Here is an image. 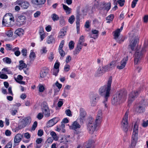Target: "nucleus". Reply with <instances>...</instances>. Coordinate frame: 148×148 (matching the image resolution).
<instances>
[{
	"label": "nucleus",
	"mask_w": 148,
	"mask_h": 148,
	"mask_svg": "<svg viewBox=\"0 0 148 148\" xmlns=\"http://www.w3.org/2000/svg\"><path fill=\"white\" fill-rule=\"evenodd\" d=\"M111 8V3L110 2L106 3L103 2L100 5L99 10H106L107 12Z\"/></svg>",
	"instance_id": "obj_14"
},
{
	"label": "nucleus",
	"mask_w": 148,
	"mask_h": 148,
	"mask_svg": "<svg viewBox=\"0 0 148 148\" xmlns=\"http://www.w3.org/2000/svg\"><path fill=\"white\" fill-rule=\"evenodd\" d=\"M99 31L95 29H92L89 33L90 37L94 39H96L98 36Z\"/></svg>",
	"instance_id": "obj_21"
},
{
	"label": "nucleus",
	"mask_w": 148,
	"mask_h": 148,
	"mask_svg": "<svg viewBox=\"0 0 148 148\" xmlns=\"http://www.w3.org/2000/svg\"><path fill=\"white\" fill-rule=\"evenodd\" d=\"M70 68V66L68 64H66L65 65L64 70L66 72H68L69 71Z\"/></svg>",
	"instance_id": "obj_47"
},
{
	"label": "nucleus",
	"mask_w": 148,
	"mask_h": 148,
	"mask_svg": "<svg viewBox=\"0 0 148 148\" xmlns=\"http://www.w3.org/2000/svg\"><path fill=\"white\" fill-rule=\"evenodd\" d=\"M74 45L75 43L72 40H71L69 42V49L70 50H72L74 48Z\"/></svg>",
	"instance_id": "obj_36"
},
{
	"label": "nucleus",
	"mask_w": 148,
	"mask_h": 148,
	"mask_svg": "<svg viewBox=\"0 0 148 148\" xmlns=\"http://www.w3.org/2000/svg\"><path fill=\"white\" fill-rule=\"evenodd\" d=\"M138 1V0H133V1L132 2V4L131 5L132 7V8H134L135 7Z\"/></svg>",
	"instance_id": "obj_59"
},
{
	"label": "nucleus",
	"mask_w": 148,
	"mask_h": 148,
	"mask_svg": "<svg viewBox=\"0 0 148 148\" xmlns=\"http://www.w3.org/2000/svg\"><path fill=\"white\" fill-rule=\"evenodd\" d=\"M138 126L135 124L134 126L133 134L132 137L131 145L133 147H135L138 139Z\"/></svg>",
	"instance_id": "obj_7"
},
{
	"label": "nucleus",
	"mask_w": 148,
	"mask_h": 148,
	"mask_svg": "<svg viewBox=\"0 0 148 148\" xmlns=\"http://www.w3.org/2000/svg\"><path fill=\"white\" fill-rule=\"evenodd\" d=\"M133 33L130 34V37H132L131 39H132V41L130 42V43L129 45L128 48L130 49L132 51H133L134 49V47H136L138 42L139 39L138 37H136L134 35H133Z\"/></svg>",
	"instance_id": "obj_9"
},
{
	"label": "nucleus",
	"mask_w": 148,
	"mask_h": 148,
	"mask_svg": "<svg viewBox=\"0 0 148 148\" xmlns=\"http://www.w3.org/2000/svg\"><path fill=\"white\" fill-rule=\"evenodd\" d=\"M27 66L26 64L24 63L23 60H21L19 61V69L20 70H21L23 68H25Z\"/></svg>",
	"instance_id": "obj_34"
},
{
	"label": "nucleus",
	"mask_w": 148,
	"mask_h": 148,
	"mask_svg": "<svg viewBox=\"0 0 148 148\" xmlns=\"http://www.w3.org/2000/svg\"><path fill=\"white\" fill-rule=\"evenodd\" d=\"M31 51L30 54L29 55V58L31 60H33L34 58L36 57V55L34 52Z\"/></svg>",
	"instance_id": "obj_44"
},
{
	"label": "nucleus",
	"mask_w": 148,
	"mask_h": 148,
	"mask_svg": "<svg viewBox=\"0 0 148 148\" xmlns=\"http://www.w3.org/2000/svg\"><path fill=\"white\" fill-rule=\"evenodd\" d=\"M129 111L127 110L121 122V127L124 131L127 132L128 128V118Z\"/></svg>",
	"instance_id": "obj_6"
},
{
	"label": "nucleus",
	"mask_w": 148,
	"mask_h": 148,
	"mask_svg": "<svg viewBox=\"0 0 148 148\" xmlns=\"http://www.w3.org/2000/svg\"><path fill=\"white\" fill-rule=\"evenodd\" d=\"M106 71H107V69H106L105 66H103L102 67H99L97 70L95 75L96 77L100 76Z\"/></svg>",
	"instance_id": "obj_15"
},
{
	"label": "nucleus",
	"mask_w": 148,
	"mask_h": 148,
	"mask_svg": "<svg viewBox=\"0 0 148 148\" xmlns=\"http://www.w3.org/2000/svg\"><path fill=\"white\" fill-rule=\"evenodd\" d=\"M14 79L16 81L18 82V81L22 80L23 79V77L22 75H18L17 76V78L14 77Z\"/></svg>",
	"instance_id": "obj_46"
},
{
	"label": "nucleus",
	"mask_w": 148,
	"mask_h": 148,
	"mask_svg": "<svg viewBox=\"0 0 148 148\" xmlns=\"http://www.w3.org/2000/svg\"><path fill=\"white\" fill-rule=\"evenodd\" d=\"M63 140L62 142L64 144L69 143H70V141L69 140V137H66L65 138H62Z\"/></svg>",
	"instance_id": "obj_37"
},
{
	"label": "nucleus",
	"mask_w": 148,
	"mask_h": 148,
	"mask_svg": "<svg viewBox=\"0 0 148 148\" xmlns=\"http://www.w3.org/2000/svg\"><path fill=\"white\" fill-rule=\"evenodd\" d=\"M62 5L63 6V8L65 12L67 15L69 14H71V9L67 5L62 3Z\"/></svg>",
	"instance_id": "obj_27"
},
{
	"label": "nucleus",
	"mask_w": 148,
	"mask_h": 148,
	"mask_svg": "<svg viewBox=\"0 0 148 148\" xmlns=\"http://www.w3.org/2000/svg\"><path fill=\"white\" fill-rule=\"evenodd\" d=\"M42 111L45 117H48L50 116V113L48 105L46 102H43L42 106Z\"/></svg>",
	"instance_id": "obj_11"
},
{
	"label": "nucleus",
	"mask_w": 148,
	"mask_h": 148,
	"mask_svg": "<svg viewBox=\"0 0 148 148\" xmlns=\"http://www.w3.org/2000/svg\"><path fill=\"white\" fill-rule=\"evenodd\" d=\"M14 21V18L12 14L9 13L3 17L2 21V24L4 27H11L13 24Z\"/></svg>",
	"instance_id": "obj_4"
},
{
	"label": "nucleus",
	"mask_w": 148,
	"mask_h": 148,
	"mask_svg": "<svg viewBox=\"0 0 148 148\" xmlns=\"http://www.w3.org/2000/svg\"><path fill=\"white\" fill-rule=\"evenodd\" d=\"M65 113L67 116H71L72 115L71 112L69 109H67L65 111Z\"/></svg>",
	"instance_id": "obj_56"
},
{
	"label": "nucleus",
	"mask_w": 148,
	"mask_h": 148,
	"mask_svg": "<svg viewBox=\"0 0 148 148\" xmlns=\"http://www.w3.org/2000/svg\"><path fill=\"white\" fill-rule=\"evenodd\" d=\"M58 118L55 117L49 120L48 122L47 125L48 127H52L56 124L59 121Z\"/></svg>",
	"instance_id": "obj_18"
},
{
	"label": "nucleus",
	"mask_w": 148,
	"mask_h": 148,
	"mask_svg": "<svg viewBox=\"0 0 148 148\" xmlns=\"http://www.w3.org/2000/svg\"><path fill=\"white\" fill-rule=\"evenodd\" d=\"M123 28H118L114 32V38L115 40H117L119 36L120 32L122 30Z\"/></svg>",
	"instance_id": "obj_26"
},
{
	"label": "nucleus",
	"mask_w": 148,
	"mask_h": 148,
	"mask_svg": "<svg viewBox=\"0 0 148 148\" xmlns=\"http://www.w3.org/2000/svg\"><path fill=\"white\" fill-rule=\"evenodd\" d=\"M51 135L52 136L53 138L55 140H57L58 139V137L57 136L56 133L54 132H51Z\"/></svg>",
	"instance_id": "obj_39"
},
{
	"label": "nucleus",
	"mask_w": 148,
	"mask_h": 148,
	"mask_svg": "<svg viewBox=\"0 0 148 148\" xmlns=\"http://www.w3.org/2000/svg\"><path fill=\"white\" fill-rule=\"evenodd\" d=\"M139 92L137 91L134 90L129 94L128 99V104H131L138 96Z\"/></svg>",
	"instance_id": "obj_12"
},
{
	"label": "nucleus",
	"mask_w": 148,
	"mask_h": 148,
	"mask_svg": "<svg viewBox=\"0 0 148 148\" xmlns=\"http://www.w3.org/2000/svg\"><path fill=\"white\" fill-rule=\"evenodd\" d=\"M71 60V57L70 56H67L65 60L66 64H67Z\"/></svg>",
	"instance_id": "obj_55"
},
{
	"label": "nucleus",
	"mask_w": 148,
	"mask_h": 148,
	"mask_svg": "<svg viewBox=\"0 0 148 148\" xmlns=\"http://www.w3.org/2000/svg\"><path fill=\"white\" fill-rule=\"evenodd\" d=\"M58 50L60 55L62 57V59L63 57L65 55V53L63 49H61Z\"/></svg>",
	"instance_id": "obj_49"
},
{
	"label": "nucleus",
	"mask_w": 148,
	"mask_h": 148,
	"mask_svg": "<svg viewBox=\"0 0 148 148\" xmlns=\"http://www.w3.org/2000/svg\"><path fill=\"white\" fill-rule=\"evenodd\" d=\"M114 15L113 14H111L106 18V20L107 21V23H110L112 21L113 19Z\"/></svg>",
	"instance_id": "obj_35"
},
{
	"label": "nucleus",
	"mask_w": 148,
	"mask_h": 148,
	"mask_svg": "<svg viewBox=\"0 0 148 148\" xmlns=\"http://www.w3.org/2000/svg\"><path fill=\"white\" fill-rule=\"evenodd\" d=\"M147 45L144 44L141 51H140V46H137L135 49L136 52L134 55V63L137 64L141 59L143 55L146 53L147 50Z\"/></svg>",
	"instance_id": "obj_3"
},
{
	"label": "nucleus",
	"mask_w": 148,
	"mask_h": 148,
	"mask_svg": "<svg viewBox=\"0 0 148 148\" xmlns=\"http://www.w3.org/2000/svg\"><path fill=\"white\" fill-rule=\"evenodd\" d=\"M55 38L51 35L48 36L47 39V42L48 44H49L53 42H54Z\"/></svg>",
	"instance_id": "obj_33"
},
{
	"label": "nucleus",
	"mask_w": 148,
	"mask_h": 148,
	"mask_svg": "<svg viewBox=\"0 0 148 148\" xmlns=\"http://www.w3.org/2000/svg\"><path fill=\"white\" fill-rule=\"evenodd\" d=\"M24 30L22 28H18L15 32V34L18 36H22L23 35Z\"/></svg>",
	"instance_id": "obj_30"
},
{
	"label": "nucleus",
	"mask_w": 148,
	"mask_h": 148,
	"mask_svg": "<svg viewBox=\"0 0 148 148\" xmlns=\"http://www.w3.org/2000/svg\"><path fill=\"white\" fill-rule=\"evenodd\" d=\"M75 20V16L74 15L71 16L68 19L69 22L71 24H72Z\"/></svg>",
	"instance_id": "obj_40"
},
{
	"label": "nucleus",
	"mask_w": 148,
	"mask_h": 148,
	"mask_svg": "<svg viewBox=\"0 0 148 148\" xmlns=\"http://www.w3.org/2000/svg\"><path fill=\"white\" fill-rule=\"evenodd\" d=\"M99 99V97L97 95H95L92 97L90 99V101L91 106H95Z\"/></svg>",
	"instance_id": "obj_17"
},
{
	"label": "nucleus",
	"mask_w": 148,
	"mask_h": 148,
	"mask_svg": "<svg viewBox=\"0 0 148 148\" xmlns=\"http://www.w3.org/2000/svg\"><path fill=\"white\" fill-rule=\"evenodd\" d=\"M3 62L7 64H10L11 62L10 59L8 57H5L3 59Z\"/></svg>",
	"instance_id": "obj_38"
},
{
	"label": "nucleus",
	"mask_w": 148,
	"mask_h": 148,
	"mask_svg": "<svg viewBox=\"0 0 148 148\" xmlns=\"http://www.w3.org/2000/svg\"><path fill=\"white\" fill-rule=\"evenodd\" d=\"M47 73L46 71L42 72L40 73V77L41 78L45 77L47 75Z\"/></svg>",
	"instance_id": "obj_53"
},
{
	"label": "nucleus",
	"mask_w": 148,
	"mask_h": 148,
	"mask_svg": "<svg viewBox=\"0 0 148 148\" xmlns=\"http://www.w3.org/2000/svg\"><path fill=\"white\" fill-rule=\"evenodd\" d=\"M125 1L124 0H119L117 1V2L119 4L120 6L122 7L124 5Z\"/></svg>",
	"instance_id": "obj_54"
},
{
	"label": "nucleus",
	"mask_w": 148,
	"mask_h": 148,
	"mask_svg": "<svg viewBox=\"0 0 148 148\" xmlns=\"http://www.w3.org/2000/svg\"><path fill=\"white\" fill-rule=\"evenodd\" d=\"M80 119L81 120H83L86 115V112L83 108H80Z\"/></svg>",
	"instance_id": "obj_28"
},
{
	"label": "nucleus",
	"mask_w": 148,
	"mask_h": 148,
	"mask_svg": "<svg viewBox=\"0 0 148 148\" xmlns=\"http://www.w3.org/2000/svg\"><path fill=\"white\" fill-rule=\"evenodd\" d=\"M43 141V139L41 138H37L36 140V143L38 144H41V143Z\"/></svg>",
	"instance_id": "obj_61"
},
{
	"label": "nucleus",
	"mask_w": 148,
	"mask_h": 148,
	"mask_svg": "<svg viewBox=\"0 0 148 148\" xmlns=\"http://www.w3.org/2000/svg\"><path fill=\"white\" fill-rule=\"evenodd\" d=\"M84 36L83 35L82 36L80 37L78 43L81 44H82V43L84 42Z\"/></svg>",
	"instance_id": "obj_45"
},
{
	"label": "nucleus",
	"mask_w": 148,
	"mask_h": 148,
	"mask_svg": "<svg viewBox=\"0 0 148 148\" xmlns=\"http://www.w3.org/2000/svg\"><path fill=\"white\" fill-rule=\"evenodd\" d=\"M26 17L23 15H21L18 17L16 22V25L18 27L23 25L25 23Z\"/></svg>",
	"instance_id": "obj_13"
},
{
	"label": "nucleus",
	"mask_w": 148,
	"mask_h": 148,
	"mask_svg": "<svg viewBox=\"0 0 148 148\" xmlns=\"http://www.w3.org/2000/svg\"><path fill=\"white\" fill-rule=\"evenodd\" d=\"M128 60L127 56L125 57L121 62V65H118L117 68L119 69H123L125 66Z\"/></svg>",
	"instance_id": "obj_19"
},
{
	"label": "nucleus",
	"mask_w": 148,
	"mask_h": 148,
	"mask_svg": "<svg viewBox=\"0 0 148 148\" xmlns=\"http://www.w3.org/2000/svg\"><path fill=\"white\" fill-rule=\"evenodd\" d=\"M16 3L17 4L21 5L23 9L27 8L29 5V2L24 1L23 0H17Z\"/></svg>",
	"instance_id": "obj_16"
},
{
	"label": "nucleus",
	"mask_w": 148,
	"mask_h": 148,
	"mask_svg": "<svg viewBox=\"0 0 148 148\" xmlns=\"http://www.w3.org/2000/svg\"><path fill=\"white\" fill-rule=\"evenodd\" d=\"M31 122V118L29 117H25L22 119L19 122L18 127L21 129L30 124Z\"/></svg>",
	"instance_id": "obj_8"
},
{
	"label": "nucleus",
	"mask_w": 148,
	"mask_h": 148,
	"mask_svg": "<svg viewBox=\"0 0 148 148\" xmlns=\"http://www.w3.org/2000/svg\"><path fill=\"white\" fill-rule=\"evenodd\" d=\"M13 48L12 45L10 44H6L5 45V49L7 51L11 50L12 51Z\"/></svg>",
	"instance_id": "obj_42"
},
{
	"label": "nucleus",
	"mask_w": 148,
	"mask_h": 148,
	"mask_svg": "<svg viewBox=\"0 0 148 148\" xmlns=\"http://www.w3.org/2000/svg\"><path fill=\"white\" fill-rule=\"evenodd\" d=\"M80 127L81 125L76 121H74L72 123V125L70 127L71 129L74 130H75L79 128Z\"/></svg>",
	"instance_id": "obj_24"
},
{
	"label": "nucleus",
	"mask_w": 148,
	"mask_h": 148,
	"mask_svg": "<svg viewBox=\"0 0 148 148\" xmlns=\"http://www.w3.org/2000/svg\"><path fill=\"white\" fill-rule=\"evenodd\" d=\"M12 51L14 52V54L16 56H19L21 54V52L19 51V48L18 47H14Z\"/></svg>",
	"instance_id": "obj_29"
},
{
	"label": "nucleus",
	"mask_w": 148,
	"mask_h": 148,
	"mask_svg": "<svg viewBox=\"0 0 148 148\" xmlns=\"http://www.w3.org/2000/svg\"><path fill=\"white\" fill-rule=\"evenodd\" d=\"M91 22V21L89 20L87 21L86 22L85 24V26L86 28H89L90 27Z\"/></svg>",
	"instance_id": "obj_57"
},
{
	"label": "nucleus",
	"mask_w": 148,
	"mask_h": 148,
	"mask_svg": "<svg viewBox=\"0 0 148 148\" xmlns=\"http://www.w3.org/2000/svg\"><path fill=\"white\" fill-rule=\"evenodd\" d=\"M145 107L144 101H141L136 105L135 110V111L139 113H143L145 111Z\"/></svg>",
	"instance_id": "obj_10"
},
{
	"label": "nucleus",
	"mask_w": 148,
	"mask_h": 148,
	"mask_svg": "<svg viewBox=\"0 0 148 148\" xmlns=\"http://www.w3.org/2000/svg\"><path fill=\"white\" fill-rule=\"evenodd\" d=\"M22 136L21 134H18L15 136L14 139V143H19L21 140Z\"/></svg>",
	"instance_id": "obj_25"
},
{
	"label": "nucleus",
	"mask_w": 148,
	"mask_h": 148,
	"mask_svg": "<svg viewBox=\"0 0 148 148\" xmlns=\"http://www.w3.org/2000/svg\"><path fill=\"white\" fill-rule=\"evenodd\" d=\"M44 116L42 113H38L37 116V118L39 120H40Z\"/></svg>",
	"instance_id": "obj_58"
},
{
	"label": "nucleus",
	"mask_w": 148,
	"mask_h": 148,
	"mask_svg": "<svg viewBox=\"0 0 148 148\" xmlns=\"http://www.w3.org/2000/svg\"><path fill=\"white\" fill-rule=\"evenodd\" d=\"M66 28L61 29L59 33V37L60 38H62L66 34Z\"/></svg>",
	"instance_id": "obj_31"
},
{
	"label": "nucleus",
	"mask_w": 148,
	"mask_h": 148,
	"mask_svg": "<svg viewBox=\"0 0 148 148\" xmlns=\"http://www.w3.org/2000/svg\"><path fill=\"white\" fill-rule=\"evenodd\" d=\"M82 48V44L77 43V47L76 49H77L78 50L81 51Z\"/></svg>",
	"instance_id": "obj_63"
},
{
	"label": "nucleus",
	"mask_w": 148,
	"mask_h": 148,
	"mask_svg": "<svg viewBox=\"0 0 148 148\" xmlns=\"http://www.w3.org/2000/svg\"><path fill=\"white\" fill-rule=\"evenodd\" d=\"M37 126V121H35L34 123L32 126V130H34Z\"/></svg>",
	"instance_id": "obj_52"
},
{
	"label": "nucleus",
	"mask_w": 148,
	"mask_h": 148,
	"mask_svg": "<svg viewBox=\"0 0 148 148\" xmlns=\"http://www.w3.org/2000/svg\"><path fill=\"white\" fill-rule=\"evenodd\" d=\"M0 78L2 79H7L8 78V76L5 74H1Z\"/></svg>",
	"instance_id": "obj_64"
},
{
	"label": "nucleus",
	"mask_w": 148,
	"mask_h": 148,
	"mask_svg": "<svg viewBox=\"0 0 148 148\" xmlns=\"http://www.w3.org/2000/svg\"><path fill=\"white\" fill-rule=\"evenodd\" d=\"M127 96V92L124 90H121L114 96L112 100V103L115 105L120 102L124 101L126 100Z\"/></svg>",
	"instance_id": "obj_2"
},
{
	"label": "nucleus",
	"mask_w": 148,
	"mask_h": 148,
	"mask_svg": "<svg viewBox=\"0 0 148 148\" xmlns=\"http://www.w3.org/2000/svg\"><path fill=\"white\" fill-rule=\"evenodd\" d=\"M117 64L116 62V61H113L111 62L109 64L106 66L107 71H110L113 69Z\"/></svg>",
	"instance_id": "obj_20"
},
{
	"label": "nucleus",
	"mask_w": 148,
	"mask_h": 148,
	"mask_svg": "<svg viewBox=\"0 0 148 148\" xmlns=\"http://www.w3.org/2000/svg\"><path fill=\"white\" fill-rule=\"evenodd\" d=\"M39 34L40 35L41 41H42L45 37V34L44 32L43 28H40L39 31Z\"/></svg>",
	"instance_id": "obj_32"
},
{
	"label": "nucleus",
	"mask_w": 148,
	"mask_h": 148,
	"mask_svg": "<svg viewBox=\"0 0 148 148\" xmlns=\"http://www.w3.org/2000/svg\"><path fill=\"white\" fill-rule=\"evenodd\" d=\"M51 18L53 21H54L58 20L59 18L58 16L55 14H53L52 15Z\"/></svg>",
	"instance_id": "obj_41"
},
{
	"label": "nucleus",
	"mask_w": 148,
	"mask_h": 148,
	"mask_svg": "<svg viewBox=\"0 0 148 148\" xmlns=\"http://www.w3.org/2000/svg\"><path fill=\"white\" fill-rule=\"evenodd\" d=\"M112 82V77H110L108 81L107 84L101 86L99 90V95L104 98L103 103L106 107H107V102L110 96Z\"/></svg>",
	"instance_id": "obj_1"
},
{
	"label": "nucleus",
	"mask_w": 148,
	"mask_h": 148,
	"mask_svg": "<svg viewBox=\"0 0 148 148\" xmlns=\"http://www.w3.org/2000/svg\"><path fill=\"white\" fill-rule=\"evenodd\" d=\"M99 123L95 121L94 119L92 117L89 118L88 120L87 126L89 133L92 134L95 130L97 125Z\"/></svg>",
	"instance_id": "obj_5"
},
{
	"label": "nucleus",
	"mask_w": 148,
	"mask_h": 148,
	"mask_svg": "<svg viewBox=\"0 0 148 148\" xmlns=\"http://www.w3.org/2000/svg\"><path fill=\"white\" fill-rule=\"evenodd\" d=\"M13 32L11 30L7 32L6 35L9 37H12L13 35Z\"/></svg>",
	"instance_id": "obj_60"
},
{
	"label": "nucleus",
	"mask_w": 148,
	"mask_h": 148,
	"mask_svg": "<svg viewBox=\"0 0 148 148\" xmlns=\"http://www.w3.org/2000/svg\"><path fill=\"white\" fill-rule=\"evenodd\" d=\"M64 43V41L63 40L61 41L58 50L63 49L62 48Z\"/></svg>",
	"instance_id": "obj_48"
},
{
	"label": "nucleus",
	"mask_w": 148,
	"mask_h": 148,
	"mask_svg": "<svg viewBox=\"0 0 148 148\" xmlns=\"http://www.w3.org/2000/svg\"><path fill=\"white\" fill-rule=\"evenodd\" d=\"M46 1V0H31V2L33 4L39 5L44 4Z\"/></svg>",
	"instance_id": "obj_23"
},
{
	"label": "nucleus",
	"mask_w": 148,
	"mask_h": 148,
	"mask_svg": "<svg viewBox=\"0 0 148 148\" xmlns=\"http://www.w3.org/2000/svg\"><path fill=\"white\" fill-rule=\"evenodd\" d=\"M59 71V69H54L53 71V74L55 75V76H57Z\"/></svg>",
	"instance_id": "obj_62"
},
{
	"label": "nucleus",
	"mask_w": 148,
	"mask_h": 148,
	"mask_svg": "<svg viewBox=\"0 0 148 148\" xmlns=\"http://www.w3.org/2000/svg\"><path fill=\"white\" fill-rule=\"evenodd\" d=\"M60 25L61 27L65 25V22L64 18H62L60 21Z\"/></svg>",
	"instance_id": "obj_51"
},
{
	"label": "nucleus",
	"mask_w": 148,
	"mask_h": 148,
	"mask_svg": "<svg viewBox=\"0 0 148 148\" xmlns=\"http://www.w3.org/2000/svg\"><path fill=\"white\" fill-rule=\"evenodd\" d=\"M39 89V91L40 92H43L45 88L41 84H39L38 86Z\"/></svg>",
	"instance_id": "obj_43"
},
{
	"label": "nucleus",
	"mask_w": 148,
	"mask_h": 148,
	"mask_svg": "<svg viewBox=\"0 0 148 148\" xmlns=\"http://www.w3.org/2000/svg\"><path fill=\"white\" fill-rule=\"evenodd\" d=\"M102 111L101 110H99L98 111L97 117L95 119L96 122L98 123H100L102 121Z\"/></svg>",
	"instance_id": "obj_22"
},
{
	"label": "nucleus",
	"mask_w": 148,
	"mask_h": 148,
	"mask_svg": "<svg viewBox=\"0 0 148 148\" xmlns=\"http://www.w3.org/2000/svg\"><path fill=\"white\" fill-rule=\"evenodd\" d=\"M22 55L24 57L27 56V50L25 49H23L21 51Z\"/></svg>",
	"instance_id": "obj_50"
}]
</instances>
